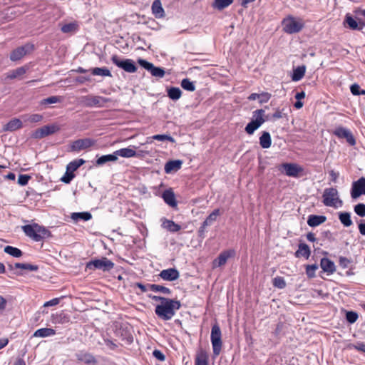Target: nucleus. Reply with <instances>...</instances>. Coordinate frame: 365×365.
Listing matches in <instances>:
<instances>
[{"label": "nucleus", "mask_w": 365, "mask_h": 365, "mask_svg": "<svg viewBox=\"0 0 365 365\" xmlns=\"http://www.w3.org/2000/svg\"><path fill=\"white\" fill-rule=\"evenodd\" d=\"M76 359L78 361H83L87 364L95 365L98 362L97 359L92 354L86 351H81L77 354Z\"/></svg>", "instance_id": "6ab92c4d"}, {"label": "nucleus", "mask_w": 365, "mask_h": 365, "mask_svg": "<svg viewBox=\"0 0 365 365\" xmlns=\"http://www.w3.org/2000/svg\"><path fill=\"white\" fill-rule=\"evenodd\" d=\"M153 138L155 139V140H160V141H164V140H168L170 142H175V140L174 138L169 135H155L153 136Z\"/></svg>", "instance_id": "bf43d9fd"}, {"label": "nucleus", "mask_w": 365, "mask_h": 365, "mask_svg": "<svg viewBox=\"0 0 365 365\" xmlns=\"http://www.w3.org/2000/svg\"><path fill=\"white\" fill-rule=\"evenodd\" d=\"M22 230L26 236L36 242H39L51 236V233L48 229L37 223L24 225L22 227Z\"/></svg>", "instance_id": "f03ea898"}, {"label": "nucleus", "mask_w": 365, "mask_h": 365, "mask_svg": "<svg viewBox=\"0 0 365 365\" xmlns=\"http://www.w3.org/2000/svg\"><path fill=\"white\" fill-rule=\"evenodd\" d=\"M234 0H215L212 6L218 10H222L233 3Z\"/></svg>", "instance_id": "37998d69"}, {"label": "nucleus", "mask_w": 365, "mask_h": 365, "mask_svg": "<svg viewBox=\"0 0 365 365\" xmlns=\"http://www.w3.org/2000/svg\"><path fill=\"white\" fill-rule=\"evenodd\" d=\"M4 251L6 253H7L14 257H20L23 255V252L21 250H19V248L12 247V246H9V245L6 246L4 249Z\"/></svg>", "instance_id": "79ce46f5"}, {"label": "nucleus", "mask_w": 365, "mask_h": 365, "mask_svg": "<svg viewBox=\"0 0 365 365\" xmlns=\"http://www.w3.org/2000/svg\"><path fill=\"white\" fill-rule=\"evenodd\" d=\"M318 269V266L316 264H309L306 267V274L309 278H313L315 277V272Z\"/></svg>", "instance_id": "603ef678"}, {"label": "nucleus", "mask_w": 365, "mask_h": 365, "mask_svg": "<svg viewBox=\"0 0 365 365\" xmlns=\"http://www.w3.org/2000/svg\"><path fill=\"white\" fill-rule=\"evenodd\" d=\"M306 72V66L304 65L298 66L293 70V74L292 76V80L293 81H300L304 76Z\"/></svg>", "instance_id": "c85d7f7f"}, {"label": "nucleus", "mask_w": 365, "mask_h": 365, "mask_svg": "<svg viewBox=\"0 0 365 365\" xmlns=\"http://www.w3.org/2000/svg\"><path fill=\"white\" fill-rule=\"evenodd\" d=\"M96 141L91 138H83L73 141L71 145V150L78 152L82 150L91 148L95 144Z\"/></svg>", "instance_id": "2eb2a0df"}, {"label": "nucleus", "mask_w": 365, "mask_h": 365, "mask_svg": "<svg viewBox=\"0 0 365 365\" xmlns=\"http://www.w3.org/2000/svg\"><path fill=\"white\" fill-rule=\"evenodd\" d=\"M210 339L212 346L213 354L215 356H218L220 354L222 349V341L221 329L217 324H215L212 327Z\"/></svg>", "instance_id": "39448f33"}, {"label": "nucleus", "mask_w": 365, "mask_h": 365, "mask_svg": "<svg viewBox=\"0 0 365 365\" xmlns=\"http://www.w3.org/2000/svg\"><path fill=\"white\" fill-rule=\"evenodd\" d=\"M181 307L180 301L168 299L163 304L155 307V314L161 319L168 321L175 314V312Z\"/></svg>", "instance_id": "f257e3e1"}, {"label": "nucleus", "mask_w": 365, "mask_h": 365, "mask_svg": "<svg viewBox=\"0 0 365 365\" xmlns=\"http://www.w3.org/2000/svg\"><path fill=\"white\" fill-rule=\"evenodd\" d=\"M350 90H351V92L353 95L354 96H359L360 95V86L356 84V83H354L353 85L351 86L350 87Z\"/></svg>", "instance_id": "69168bd1"}, {"label": "nucleus", "mask_w": 365, "mask_h": 365, "mask_svg": "<svg viewBox=\"0 0 365 365\" xmlns=\"http://www.w3.org/2000/svg\"><path fill=\"white\" fill-rule=\"evenodd\" d=\"M61 100V97L57 96H50L47 98L43 99L41 101V105H46V104H53L60 102Z\"/></svg>", "instance_id": "3c124183"}, {"label": "nucleus", "mask_w": 365, "mask_h": 365, "mask_svg": "<svg viewBox=\"0 0 365 365\" xmlns=\"http://www.w3.org/2000/svg\"><path fill=\"white\" fill-rule=\"evenodd\" d=\"M221 215L219 209L214 210L204 221V226H210L216 221L218 216Z\"/></svg>", "instance_id": "c9c22d12"}, {"label": "nucleus", "mask_w": 365, "mask_h": 365, "mask_svg": "<svg viewBox=\"0 0 365 365\" xmlns=\"http://www.w3.org/2000/svg\"><path fill=\"white\" fill-rule=\"evenodd\" d=\"M339 219L341 222V223L344 227H350L352 225V221L351 220V215L349 212H339Z\"/></svg>", "instance_id": "e433bc0d"}, {"label": "nucleus", "mask_w": 365, "mask_h": 365, "mask_svg": "<svg viewBox=\"0 0 365 365\" xmlns=\"http://www.w3.org/2000/svg\"><path fill=\"white\" fill-rule=\"evenodd\" d=\"M352 346L355 349L365 353V343L359 341L356 344L352 345Z\"/></svg>", "instance_id": "774afa93"}, {"label": "nucleus", "mask_w": 365, "mask_h": 365, "mask_svg": "<svg viewBox=\"0 0 365 365\" xmlns=\"http://www.w3.org/2000/svg\"><path fill=\"white\" fill-rule=\"evenodd\" d=\"M151 9L155 18L160 19L165 16V11L162 6L160 0H155L152 4Z\"/></svg>", "instance_id": "5701e85b"}, {"label": "nucleus", "mask_w": 365, "mask_h": 365, "mask_svg": "<svg viewBox=\"0 0 365 365\" xmlns=\"http://www.w3.org/2000/svg\"><path fill=\"white\" fill-rule=\"evenodd\" d=\"M333 133L339 138H345L350 145L354 146L356 145V140L349 129L344 127H338L334 130Z\"/></svg>", "instance_id": "4468645a"}, {"label": "nucleus", "mask_w": 365, "mask_h": 365, "mask_svg": "<svg viewBox=\"0 0 365 365\" xmlns=\"http://www.w3.org/2000/svg\"><path fill=\"white\" fill-rule=\"evenodd\" d=\"M352 263V260L350 259H348L345 257H339V264L341 267L343 269H346L349 267V266Z\"/></svg>", "instance_id": "6e6d98bb"}, {"label": "nucleus", "mask_w": 365, "mask_h": 365, "mask_svg": "<svg viewBox=\"0 0 365 365\" xmlns=\"http://www.w3.org/2000/svg\"><path fill=\"white\" fill-rule=\"evenodd\" d=\"M14 267L16 269H26L29 271H36L38 269V267L36 265L26 263L17 262L14 264Z\"/></svg>", "instance_id": "de8ad7c7"}, {"label": "nucleus", "mask_w": 365, "mask_h": 365, "mask_svg": "<svg viewBox=\"0 0 365 365\" xmlns=\"http://www.w3.org/2000/svg\"><path fill=\"white\" fill-rule=\"evenodd\" d=\"M323 203L328 207H337V203L341 206L342 200L339 197V192L336 188H326L323 192Z\"/></svg>", "instance_id": "20e7f679"}, {"label": "nucleus", "mask_w": 365, "mask_h": 365, "mask_svg": "<svg viewBox=\"0 0 365 365\" xmlns=\"http://www.w3.org/2000/svg\"><path fill=\"white\" fill-rule=\"evenodd\" d=\"M273 285L279 289H283L286 287V282L282 277H277L273 279Z\"/></svg>", "instance_id": "864d4df0"}, {"label": "nucleus", "mask_w": 365, "mask_h": 365, "mask_svg": "<svg viewBox=\"0 0 365 365\" xmlns=\"http://www.w3.org/2000/svg\"><path fill=\"white\" fill-rule=\"evenodd\" d=\"M181 95L182 91L178 87H171L168 90V97L173 101L178 100L181 97Z\"/></svg>", "instance_id": "a19ab883"}, {"label": "nucleus", "mask_w": 365, "mask_h": 365, "mask_svg": "<svg viewBox=\"0 0 365 365\" xmlns=\"http://www.w3.org/2000/svg\"><path fill=\"white\" fill-rule=\"evenodd\" d=\"M153 355L155 358H156L159 361H163L165 359V356L163 354V353L158 349L154 350L153 352Z\"/></svg>", "instance_id": "0e129e2a"}, {"label": "nucleus", "mask_w": 365, "mask_h": 365, "mask_svg": "<svg viewBox=\"0 0 365 365\" xmlns=\"http://www.w3.org/2000/svg\"><path fill=\"white\" fill-rule=\"evenodd\" d=\"M148 287L149 290H151L154 292H161L165 294L170 295L171 294V290L162 285L155 284H148Z\"/></svg>", "instance_id": "f704fd0d"}, {"label": "nucleus", "mask_w": 365, "mask_h": 365, "mask_svg": "<svg viewBox=\"0 0 365 365\" xmlns=\"http://www.w3.org/2000/svg\"><path fill=\"white\" fill-rule=\"evenodd\" d=\"M182 162L180 160H170L165 165V172L166 173H171L173 172H177L181 168Z\"/></svg>", "instance_id": "4be33fe9"}, {"label": "nucleus", "mask_w": 365, "mask_h": 365, "mask_svg": "<svg viewBox=\"0 0 365 365\" xmlns=\"http://www.w3.org/2000/svg\"><path fill=\"white\" fill-rule=\"evenodd\" d=\"M355 18L361 25L362 28L365 26V9H357L355 11Z\"/></svg>", "instance_id": "49530a36"}, {"label": "nucleus", "mask_w": 365, "mask_h": 365, "mask_svg": "<svg viewBox=\"0 0 365 365\" xmlns=\"http://www.w3.org/2000/svg\"><path fill=\"white\" fill-rule=\"evenodd\" d=\"M310 253V249L307 245L300 244L299 246V250L296 252V255L299 256L300 255L307 259L309 258Z\"/></svg>", "instance_id": "a18cd8bd"}, {"label": "nucleus", "mask_w": 365, "mask_h": 365, "mask_svg": "<svg viewBox=\"0 0 365 365\" xmlns=\"http://www.w3.org/2000/svg\"><path fill=\"white\" fill-rule=\"evenodd\" d=\"M135 147L133 148H121L118 150L115 151V154L116 155V157L120 156L122 158H132L135 157L136 155V152L135 150Z\"/></svg>", "instance_id": "a878e982"}, {"label": "nucleus", "mask_w": 365, "mask_h": 365, "mask_svg": "<svg viewBox=\"0 0 365 365\" xmlns=\"http://www.w3.org/2000/svg\"><path fill=\"white\" fill-rule=\"evenodd\" d=\"M138 62L142 67L150 71L152 76L158 78H163L165 76V72L163 68L155 67L153 63L144 59H139Z\"/></svg>", "instance_id": "f8f14e48"}, {"label": "nucleus", "mask_w": 365, "mask_h": 365, "mask_svg": "<svg viewBox=\"0 0 365 365\" xmlns=\"http://www.w3.org/2000/svg\"><path fill=\"white\" fill-rule=\"evenodd\" d=\"M34 49V46L31 43H26L14 49L10 54V60L16 61L20 60L26 54L31 53Z\"/></svg>", "instance_id": "9b49d317"}, {"label": "nucleus", "mask_w": 365, "mask_h": 365, "mask_svg": "<svg viewBox=\"0 0 365 365\" xmlns=\"http://www.w3.org/2000/svg\"><path fill=\"white\" fill-rule=\"evenodd\" d=\"M104 342L106 345L111 350H115L118 347V345L110 339H104Z\"/></svg>", "instance_id": "338daca9"}, {"label": "nucleus", "mask_w": 365, "mask_h": 365, "mask_svg": "<svg viewBox=\"0 0 365 365\" xmlns=\"http://www.w3.org/2000/svg\"><path fill=\"white\" fill-rule=\"evenodd\" d=\"M91 73L94 76H108L111 77L112 74L109 69L106 67L103 68H93L91 70Z\"/></svg>", "instance_id": "ea45409f"}, {"label": "nucleus", "mask_w": 365, "mask_h": 365, "mask_svg": "<svg viewBox=\"0 0 365 365\" xmlns=\"http://www.w3.org/2000/svg\"><path fill=\"white\" fill-rule=\"evenodd\" d=\"M282 167L285 174L289 177H298L299 173L302 171L301 167L294 163H284Z\"/></svg>", "instance_id": "a211bd4d"}, {"label": "nucleus", "mask_w": 365, "mask_h": 365, "mask_svg": "<svg viewBox=\"0 0 365 365\" xmlns=\"http://www.w3.org/2000/svg\"><path fill=\"white\" fill-rule=\"evenodd\" d=\"M110 98H104L99 96L88 95L81 97V103L86 107H103L106 103L110 102Z\"/></svg>", "instance_id": "0eeeda50"}, {"label": "nucleus", "mask_w": 365, "mask_h": 365, "mask_svg": "<svg viewBox=\"0 0 365 365\" xmlns=\"http://www.w3.org/2000/svg\"><path fill=\"white\" fill-rule=\"evenodd\" d=\"M43 119V116L41 114H32L30 115H28L26 118V121H29L30 123H38L41 121Z\"/></svg>", "instance_id": "13d9d810"}, {"label": "nucleus", "mask_w": 365, "mask_h": 365, "mask_svg": "<svg viewBox=\"0 0 365 365\" xmlns=\"http://www.w3.org/2000/svg\"><path fill=\"white\" fill-rule=\"evenodd\" d=\"M92 215L90 212H73L71 215V218L73 220H83L84 221L89 220L91 219Z\"/></svg>", "instance_id": "c03bdc74"}, {"label": "nucleus", "mask_w": 365, "mask_h": 365, "mask_svg": "<svg viewBox=\"0 0 365 365\" xmlns=\"http://www.w3.org/2000/svg\"><path fill=\"white\" fill-rule=\"evenodd\" d=\"M271 98V94L267 92H264L259 94V102L260 103H267Z\"/></svg>", "instance_id": "e2e57ef3"}, {"label": "nucleus", "mask_w": 365, "mask_h": 365, "mask_svg": "<svg viewBox=\"0 0 365 365\" xmlns=\"http://www.w3.org/2000/svg\"><path fill=\"white\" fill-rule=\"evenodd\" d=\"M60 130L57 124H51L42 126L32 132L31 137L34 139H41L52 135Z\"/></svg>", "instance_id": "1a4fd4ad"}, {"label": "nucleus", "mask_w": 365, "mask_h": 365, "mask_svg": "<svg viewBox=\"0 0 365 365\" xmlns=\"http://www.w3.org/2000/svg\"><path fill=\"white\" fill-rule=\"evenodd\" d=\"M113 267L114 263L106 257L91 260L86 264V268L88 269H98L103 272L110 271Z\"/></svg>", "instance_id": "6e6552de"}, {"label": "nucleus", "mask_w": 365, "mask_h": 365, "mask_svg": "<svg viewBox=\"0 0 365 365\" xmlns=\"http://www.w3.org/2000/svg\"><path fill=\"white\" fill-rule=\"evenodd\" d=\"M361 195H365V178L362 177L352 183L351 196L357 199Z\"/></svg>", "instance_id": "ddd939ff"}, {"label": "nucleus", "mask_w": 365, "mask_h": 365, "mask_svg": "<svg viewBox=\"0 0 365 365\" xmlns=\"http://www.w3.org/2000/svg\"><path fill=\"white\" fill-rule=\"evenodd\" d=\"M118 160L115 152L113 154L104 155L96 160L97 165H102L108 162H115Z\"/></svg>", "instance_id": "72a5a7b5"}, {"label": "nucleus", "mask_w": 365, "mask_h": 365, "mask_svg": "<svg viewBox=\"0 0 365 365\" xmlns=\"http://www.w3.org/2000/svg\"><path fill=\"white\" fill-rule=\"evenodd\" d=\"M84 163L85 160L83 159L74 160L67 165V171H70L72 173H73V172H75L78 168H80Z\"/></svg>", "instance_id": "4c0bfd02"}, {"label": "nucleus", "mask_w": 365, "mask_h": 365, "mask_svg": "<svg viewBox=\"0 0 365 365\" xmlns=\"http://www.w3.org/2000/svg\"><path fill=\"white\" fill-rule=\"evenodd\" d=\"M354 210L359 216H365V204L359 203L354 206Z\"/></svg>", "instance_id": "5fc2aeb1"}, {"label": "nucleus", "mask_w": 365, "mask_h": 365, "mask_svg": "<svg viewBox=\"0 0 365 365\" xmlns=\"http://www.w3.org/2000/svg\"><path fill=\"white\" fill-rule=\"evenodd\" d=\"M69 322V317L63 312L56 314L52 315V323L53 324H66Z\"/></svg>", "instance_id": "2f4dec72"}, {"label": "nucleus", "mask_w": 365, "mask_h": 365, "mask_svg": "<svg viewBox=\"0 0 365 365\" xmlns=\"http://www.w3.org/2000/svg\"><path fill=\"white\" fill-rule=\"evenodd\" d=\"M345 23L347 24L348 26L353 30H361L362 26L359 24V21L351 16L349 14H346L345 17Z\"/></svg>", "instance_id": "473e14b6"}, {"label": "nucleus", "mask_w": 365, "mask_h": 365, "mask_svg": "<svg viewBox=\"0 0 365 365\" xmlns=\"http://www.w3.org/2000/svg\"><path fill=\"white\" fill-rule=\"evenodd\" d=\"M163 226L173 232H178L181 229L180 225L170 220H165L163 223Z\"/></svg>", "instance_id": "58836bf2"}, {"label": "nucleus", "mask_w": 365, "mask_h": 365, "mask_svg": "<svg viewBox=\"0 0 365 365\" xmlns=\"http://www.w3.org/2000/svg\"><path fill=\"white\" fill-rule=\"evenodd\" d=\"M253 113V117L255 119L252 120L245 128V132L249 135L253 134L265 122L264 118V110L263 109L256 110Z\"/></svg>", "instance_id": "423d86ee"}, {"label": "nucleus", "mask_w": 365, "mask_h": 365, "mask_svg": "<svg viewBox=\"0 0 365 365\" xmlns=\"http://www.w3.org/2000/svg\"><path fill=\"white\" fill-rule=\"evenodd\" d=\"M195 365H208V354L203 349H200L195 356Z\"/></svg>", "instance_id": "393cba45"}, {"label": "nucleus", "mask_w": 365, "mask_h": 365, "mask_svg": "<svg viewBox=\"0 0 365 365\" xmlns=\"http://www.w3.org/2000/svg\"><path fill=\"white\" fill-rule=\"evenodd\" d=\"M320 266L323 271L328 274H331L336 271V266L334 262L328 258H322L320 262Z\"/></svg>", "instance_id": "aec40b11"}, {"label": "nucleus", "mask_w": 365, "mask_h": 365, "mask_svg": "<svg viewBox=\"0 0 365 365\" xmlns=\"http://www.w3.org/2000/svg\"><path fill=\"white\" fill-rule=\"evenodd\" d=\"M26 72V69L24 66L17 68L16 69L9 71L8 73H6L5 74L6 77H5L4 80L16 78L25 74Z\"/></svg>", "instance_id": "cd10ccee"}, {"label": "nucleus", "mask_w": 365, "mask_h": 365, "mask_svg": "<svg viewBox=\"0 0 365 365\" xmlns=\"http://www.w3.org/2000/svg\"><path fill=\"white\" fill-rule=\"evenodd\" d=\"M159 276L165 281H174L179 278V272L175 268H169L162 270Z\"/></svg>", "instance_id": "f3484780"}, {"label": "nucleus", "mask_w": 365, "mask_h": 365, "mask_svg": "<svg viewBox=\"0 0 365 365\" xmlns=\"http://www.w3.org/2000/svg\"><path fill=\"white\" fill-rule=\"evenodd\" d=\"M282 24L283 26V31L289 34L299 32L304 26V24L302 19H297L292 16H289L284 19Z\"/></svg>", "instance_id": "7ed1b4c3"}, {"label": "nucleus", "mask_w": 365, "mask_h": 365, "mask_svg": "<svg viewBox=\"0 0 365 365\" xmlns=\"http://www.w3.org/2000/svg\"><path fill=\"white\" fill-rule=\"evenodd\" d=\"M259 144L262 148H269L272 145V139L270 134L264 131L259 137Z\"/></svg>", "instance_id": "7c9ffc66"}, {"label": "nucleus", "mask_w": 365, "mask_h": 365, "mask_svg": "<svg viewBox=\"0 0 365 365\" xmlns=\"http://www.w3.org/2000/svg\"><path fill=\"white\" fill-rule=\"evenodd\" d=\"M75 175L70 171L66 172L65 175L61 178V180L64 183L68 184L74 178Z\"/></svg>", "instance_id": "052dcab7"}, {"label": "nucleus", "mask_w": 365, "mask_h": 365, "mask_svg": "<svg viewBox=\"0 0 365 365\" xmlns=\"http://www.w3.org/2000/svg\"><path fill=\"white\" fill-rule=\"evenodd\" d=\"M30 178L31 176H29V175H20L18 178V183L20 185L24 186L28 184Z\"/></svg>", "instance_id": "680f3d73"}, {"label": "nucleus", "mask_w": 365, "mask_h": 365, "mask_svg": "<svg viewBox=\"0 0 365 365\" xmlns=\"http://www.w3.org/2000/svg\"><path fill=\"white\" fill-rule=\"evenodd\" d=\"M235 252L232 250H227L222 252L217 258L213 260L212 262V267L217 268L225 265L228 259L234 257Z\"/></svg>", "instance_id": "dca6fc26"}, {"label": "nucleus", "mask_w": 365, "mask_h": 365, "mask_svg": "<svg viewBox=\"0 0 365 365\" xmlns=\"http://www.w3.org/2000/svg\"><path fill=\"white\" fill-rule=\"evenodd\" d=\"M22 122L19 118H13L3 127L4 131L13 132L22 128Z\"/></svg>", "instance_id": "b1692460"}, {"label": "nucleus", "mask_w": 365, "mask_h": 365, "mask_svg": "<svg viewBox=\"0 0 365 365\" xmlns=\"http://www.w3.org/2000/svg\"><path fill=\"white\" fill-rule=\"evenodd\" d=\"M111 61L115 66L128 73H135L137 71V66L131 59L122 60L117 55H113Z\"/></svg>", "instance_id": "9d476101"}, {"label": "nucleus", "mask_w": 365, "mask_h": 365, "mask_svg": "<svg viewBox=\"0 0 365 365\" xmlns=\"http://www.w3.org/2000/svg\"><path fill=\"white\" fill-rule=\"evenodd\" d=\"M78 29V24L76 23H69L61 27V31L65 34L74 32Z\"/></svg>", "instance_id": "8fccbe9b"}, {"label": "nucleus", "mask_w": 365, "mask_h": 365, "mask_svg": "<svg viewBox=\"0 0 365 365\" xmlns=\"http://www.w3.org/2000/svg\"><path fill=\"white\" fill-rule=\"evenodd\" d=\"M326 220L327 217L325 216L311 215L308 217L307 224L310 227H317L324 223Z\"/></svg>", "instance_id": "bb28decb"}, {"label": "nucleus", "mask_w": 365, "mask_h": 365, "mask_svg": "<svg viewBox=\"0 0 365 365\" xmlns=\"http://www.w3.org/2000/svg\"><path fill=\"white\" fill-rule=\"evenodd\" d=\"M181 86L183 89L188 91H194L195 90V86L192 81H190L188 78L182 79L181 81Z\"/></svg>", "instance_id": "09e8293b"}, {"label": "nucleus", "mask_w": 365, "mask_h": 365, "mask_svg": "<svg viewBox=\"0 0 365 365\" xmlns=\"http://www.w3.org/2000/svg\"><path fill=\"white\" fill-rule=\"evenodd\" d=\"M56 334V331L51 328H41L36 330L33 336L34 337H46L53 336Z\"/></svg>", "instance_id": "c756f323"}, {"label": "nucleus", "mask_w": 365, "mask_h": 365, "mask_svg": "<svg viewBox=\"0 0 365 365\" xmlns=\"http://www.w3.org/2000/svg\"><path fill=\"white\" fill-rule=\"evenodd\" d=\"M358 319V314L355 312L349 311L346 314V319L348 322L353 324L356 322Z\"/></svg>", "instance_id": "4d7b16f0"}, {"label": "nucleus", "mask_w": 365, "mask_h": 365, "mask_svg": "<svg viewBox=\"0 0 365 365\" xmlns=\"http://www.w3.org/2000/svg\"><path fill=\"white\" fill-rule=\"evenodd\" d=\"M162 197L165 202L172 207L177 206V202L173 191L171 189L165 190L163 192Z\"/></svg>", "instance_id": "412c9836"}]
</instances>
